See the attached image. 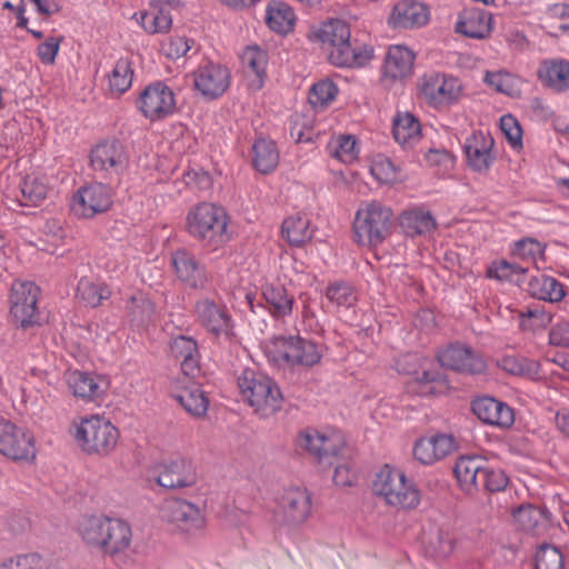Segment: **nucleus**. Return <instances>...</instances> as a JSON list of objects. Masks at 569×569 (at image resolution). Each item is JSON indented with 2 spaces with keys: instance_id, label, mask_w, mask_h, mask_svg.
I'll return each instance as SVG.
<instances>
[{
  "instance_id": "bb28decb",
  "label": "nucleus",
  "mask_w": 569,
  "mask_h": 569,
  "mask_svg": "<svg viewBox=\"0 0 569 569\" xmlns=\"http://www.w3.org/2000/svg\"><path fill=\"white\" fill-rule=\"evenodd\" d=\"M240 59L248 79V88L254 92L261 90L268 78V51L257 44L248 46L242 51Z\"/></svg>"
},
{
  "instance_id": "a18cd8bd",
  "label": "nucleus",
  "mask_w": 569,
  "mask_h": 569,
  "mask_svg": "<svg viewBox=\"0 0 569 569\" xmlns=\"http://www.w3.org/2000/svg\"><path fill=\"white\" fill-rule=\"evenodd\" d=\"M67 383L76 398L86 401L94 400L102 393L97 376L91 372L71 371L67 376Z\"/></svg>"
},
{
  "instance_id": "473e14b6",
  "label": "nucleus",
  "mask_w": 569,
  "mask_h": 569,
  "mask_svg": "<svg viewBox=\"0 0 569 569\" xmlns=\"http://www.w3.org/2000/svg\"><path fill=\"white\" fill-rule=\"evenodd\" d=\"M172 356L180 360L181 370L187 377H193L200 370V352L194 338L179 335L170 341Z\"/></svg>"
},
{
  "instance_id": "3c124183",
  "label": "nucleus",
  "mask_w": 569,
  "mask_h": 569,
  "mask_svg": "<svg viewBox=\"0 0 569 569\" xmlns=\"http://www.w3.org/2000/svg\"><path fill=\"white\" fill-rule=\"evenodd\" d=\"M546 244L532 237H523L509 244V253L515 260L536 264L545 254Z\"/></svg>"
},
{
  "instance_id": "b1692460",
  "label": "nucleus",
  "mask_w": 569,
  "mask_h": 569,
  "mask_svg": "<svg viewBox=\"0 0 569 569\" xmlns=\"http://www.w3.org/2000/svg\"><path fill=\"white\" fill-rule=\"evenodd\" d=\"M399 228L407 238H428L437 229L433 213L425 206H412L398 218Z\"/></svg>"
},
{
  "instance_id": "79ce46f5",
  "label": "nucleus",
  "mask_w": 569,
  "mask_h": 569,
  "mask_svg": "<svg viewBox=\"0 0 569 569\" xmlns=\"http://www.w3.org/2000/svg\"><path fill=\"white\" fill-rule=\"evenodd\" d=\"M281 236L292 247H301L313 237V229L307 214H292L281 224Z\"/></svg>"
},
{
  "instance_id": "f03ea898",
  "label": "nucleus",
  "mask_w": 569,
  "mask_h": 569,
  "mask_svg": "<svg viewBox=\"0 0 569 569\" xmlns=\"http://www.w3.org/2000/svg\"><path fill=\"white\" fill-rule=\"evenodd\" d=\"M229 223L227 210L208 201L192 206L186 217L187 232L211 250L223 247L231 239Z\"/></svg>"
},
{
  "instance_id": "603ef678",
  "label": "nucleus",
  "mask_w": 569,
  "mask_h": 569,
  "mask_svg": "<svg viewBox=\"0 0 569 569\" xmlns=\"http://www.w3.org/2000/svg\"><path fill=\"white\" fill-rule=\"evenodd\" d=\"M320 136L315 116L311 113H295L290 119V137L297 143H313Z\"/></svg>"
},
{
  "instance_id": "9b49d317",
  "label": "nucleus",
  "mask_w": 569,
  "mask_h": 569,
  "mask_svg": "<svg viewBox=\"0 0 569 569\" xmlns=\"http://www.w3.org/2000/svg\"><path fill=\"white\" fill-rule=\"evenodd\" d=\"M90 167L101 179L119 181L128 168V154L118 139H107L90 150Z\"/></svg>"
},
{
  "instance_id": "2f4dec72",
  "label": "nucleus",
  "mask_w": 569,
  "mask_h": 569,
  "mask_svg": "<svg viewBox=\"0 0 569 569\" xmlns=\"http://www.w3.org/2000/svg\"><path fill=\"white\" fill-rule=\"evenodd\" d=\"M537 77L543 87L566 92L569 90V61L562 58L545 59L539 64Z\"/></svg>"
},
{
  "instance_id": "72a5a7b5",
  "label": "nucleus",
  "mask_w": 569,
  "mask_h": 569,
  "mask_svg": "<svg viewBox=\"0 0 569 569\" xmlns=\"http://www.w3.org/2000/svg\"><path fill=\"white\" fill-rule=\"evenodd\" d=\"M262 299L270 315L282 319L291 315L295 297L280 283H266L261 289Z\"/></svg>"
},
{
  "instance_id": "774afa93",
  "label": "nucleus",
  "mask_w": 569,
  "mask_h": 569,
  "mask_svg": "<svg viewBox=\"0 0 569 569\" xmlns=\"http://www.w3.org/2000/svg\"><path fill=\"white\" fill-rule=\"evenodd\" d=\"M549 343L555 347L569 348V320L560 318L551 325Z\"/></svg>"
},
{
  "instance_id": "5fc2aeb1",
  "label": "nucleus",
  "mask_w": 569,
  "mask_h": 569,
  "mask_svg": "<svg viewBox=\"0 0 569 569\" xmlns=\"http://www.w3.org/2000/svg\"><path fill=\"white\" fill-rule=\"evenodd\" d=\"M551 322V313L541 306L527 307L526 310L519 312V326L525 331L543 329Z\"/></svg>"
},
{
  "instance_id": "a211bd4d",
  "label": "nucleus",
  "mask_w": 569,
  "mask_h": 569,
  "mask_svg": "<svg viewBox=\"0 0 569 569\" xmlns=\"http://www.w3.org/2000/svg\"><path fill=\"white\" fill-rule=\"evenodd\" d=\"M495 140L482 130L473 131L463 142L462 149L470 170L487 173L496 161Z\"/></svg>"
},
{
  "instance_id": "58836bf2",
  "label": "nucleus",
  "mask_w": 569,
  "mask_h": 569,
  "mask_svg": "<svg viewBox=\"0 0 569 569\" xmlns=\"http://www.w3.org/2000/svg\"><path fill=\"white\" fill-rule=\"evenodd\" d=\"M172 397L193 417H203L208 411L209 400L194 382L188 381L179 390L173 391Z\"/></svg>"
},
{
  "instance_id": "4c0bfd02",
  "label": "nucleus",
  "mask_w": 569,
  "mask_h": 569,
  "mask_svg": "<svg viewBox=\"0 0 569 569\" xmlns=\"http://www.w3.org/2000/svg\"><path fill=\"white\" fill-rule=\"evenodd\" d=\"M395 140L403 148H413L421 139V124L410 112H398L392 121Z\"/></svg>"
},
{
  "instance_id": "1a4fd4ad",
  "label": "nucleus",
  "mask_w": 569,
  "mask_h": 569,
  "mask_svg": "<svg viewBox=\"0 0 569 569\" xmlns=\"http://www.w3.org/2000/svg\"><path fill=\"white\" fill-rule=\"evenodd\" d=\"M134 106L146 120L154 123L177 112V97L167 82L156 80L140 91Z\"/></svg>"
},
{
  "instance_id": "7c9ffc66",
  "label": "nucleus",
  "mask_w": 569,
  "mask_h": 569,
  "mask_svg": "<svg viewBox=\"0 0 569 569\" xmlns=\"http://www.w3.org/2000/svg\"><path fill=\"white\" fill-rule=\"evenodd\" d=\"M486 466V459L479 456L459 457L453 467V473L459 487L468 495L480 489V478Z\"/></svg>"
},
{
  "instance_id": "423d86ee",
  "label": "nucleus",
  "mask_w": 569,
  "mask_h": 569,
  "mask_svg": "<svg viewBox=\"0 0 569 569\" xmlns=\"http://www.w3.org/2000/svg\"><path fill=\"white\" fill-rule=\"evenodd\" d=\"M237 382L243 400L258 416L268 418L281 409L282 393L269 376L253 369H244Z\"/></svg>"
},
{
  "instance_id": "680f3d73",
  "label": "nucleus",
  "mask_w": 569,
  "mask_h": 569,
  "mask_svg": "<svg viewBox=\"0 0 569 569\" xmlns=\"http://www.w3.org/2000/svg\"><path fill=\"white\" fill-rule=\"evenodd\" d=\"M535 569H563L561 551L555 546L541 545L536 551Z\"/></svg>"
},
{
  "instance_id": "338daca9",
  "label": "nucleus",
  "mask_w": 569,
  "mask_h": 569,
  "mask_svg": "<svg viewBox=\"0 0 569 569\" xmlns=\"http://www.w3.org/2000/svg\"><path fill=\"white\" fill-rule=\"evenodd\" d=\"M183 180L187 186L200 191H209L213 186L211 174L202 168H193L186 171Z\"/></svg>"
},
{
  "instance_id": "412c9836",
  "label": "nucleus",
  "mask_w": 569,
  "mask_h": 569,
  "mask_svg": "<svg viewBox=\"0 0 569 569\" xmlns=\"http://www.w3.org/2000/svg\"><path fill=\"white\" fill-rule=\"evenodd\" d=\"M171 10V0H148L143 9L132 14V19L148 34H164L172 27Z\"/></svg>"
},
{
  "instance_id": "ea45409f",
  "label": "nucleus",
  "mask_w": 569,
  "mask_h": 569,
  "mask_svg": "<svg viewBox=\"0 0 569 569\" xmlns=\"http://www.w3.org/2000/svg\"><path fill=\"white\" fill-rule=\"evenodd\" d=\"M528 292L531 297L547 302H559L566 296L565 286L555 277L547 274L531 277L528 281Z\"/></svg>"
},
{
  "instance_id": "4468645a",
  "label": "nucleus",
  "mask_w": 569,
  "mask_h": 569,
  "mask_svg": "<svg viewBox=\"0 0 569 569\" xmlns=\"http://www.w3.org/2000/svg\"><path fill=\"white\" fill-rule=\"evenodd\" d=\"M113 192L109 184L91 182L80 187L72 196L70 208L79 218H92L112 206Z\"/></svg>"
},
{
  "instance_id": "c03bdc74",
  "label": "nucleus",
  "mask_w": 569,
  "mask_h": 569,
  "mask_svg": "<svg viewBox=\"0 0 569 569\" xmlns=\"http://www.w3.org/2000/svg\"><path fill=\"white\" fill-rule=\"evenodd\" d=\"M266 22L272 31L287 34L293 30L296 14L288 3L273 0L267 6Z\"/></svg>"
},
{
  "instance_id": "c85d7f7f",
  "label": "nucleus",
  "mask_w": 569,
  "mask_h": 569,
  "mask_svg": "<svg viewBox=\"0 0 569 569\" xmlns=\"http://www.w3.org/2000/svg\"><path fill=\"white\" fill-rule=\"evenodd\" d=\"M492 29V14L480 8H466L456 22V31L472 39L487 38Z\"/></svg>"
},
{
  "instance_id": "864d4df0",
  "label": "nucleus",
  "mask_w": 569,
  "mask_h": 569,
  "mask_svg": "<svg viewBox=\"0 0 569 569\" xmlns=\"http://www.w3.org/2000/svg\"><path fill=\"white\" fill-rule=\"evenodd\" d=\"M126 310L131 318V321L142 325L149 322L156 311L154 303L143 292H136L131 295L126 301Z\"/></svg>"
},
{
  "instance_id": "6e6d98bb",
  "label": "nucleus",
  "mask_w": 569,
  "mask_h": 569,
  "mask_svg": "<svg viewBox=\"0 0 569 569\" xmlns=\"http://www.w3.org/2000/svg\"><path fill=\"white\" fill-rule=\"evenodd\" d=\"M313 441H318L320 443L321 450L318 461L330 466L333 465V459L345 447V438L340 432H332L330 435L321 432V436L313 437Z\"/></svg>"
},
{
  "instance_id": "5701e85b",
  "label": "nucleus",
  "mask_w": 569,
  "mask_h": 569,
  "mask_svg": "<svg viewBox=\"0 0 569 569\" xmlns=\"http://www.w3.org/2000/svg\"><path fill=\"white\" fill-rule=\"evenodd\" d=\"M164 517L183 532L192 533L204 527L200 508L183 499L168 500L163 507Z\"/></svg>"
},
{
  "instance_id": "a878e982",
  "label": "nucleus",
  "mask_w": 569,
  "mask_h": 569,
  "mask_svg": "<svg viewBox=\"0 0 569 569\" xmlns=\"http://www.w3.org/2000/svg\"><path fill=\"white\" fill-rule=\"evenodd\" d=\"M456 448L457 441L453 436L437 433L418 439L413 446V457L422 465H432L450 455Z\"/></svg>"
},
{
  "instance_id": "6e6552de",
  "label": "nucleus",
  "mask_w": 569,
  "mask_h": 569,
  "mask_svg": "<svg viewBox=\"0 0 569 569\" xmlns=\"http://www.w3.org/2000/svg\"><path fill=\"white\" fill-rule=\"evenodd\" d=\"M40 287L30 280H14L9 292V316L12 322L28 330L42 325V315L38 308Z\"/></svg>"
},
{
  "instance_id": "7ed1b4c3",
  "label": "nucleus",
  "mask_w": 569,
  "mask_h": 569,
  "mask_svg": "<svg viewBox=\"0 0 569 569\" xmlns=\"http://www.w3.org/2000/svg\"><path fill=\"white\" fill-rule=\"evenodd\" d=\"M264 353L277 367L311 368L321 361L323 346L300 335H280L266 342Z\"/></svg>"
},
{
  "instance_id": "dca6fc26",
  "label": "nucleus",
  "mask_w": 569,
  "mask_h": 569,
  "mask_svg": "<svg viewBox=\"0 0 569 569\" xmlns=\"http://www.w3.org/2000/svg\"><path fill=\"white\" fill-rule=\"evenodd\" d=\"M312 511L311 495L306 488H286L277 498V515L287 526L305 523Z\"/></svg>"
},
{
  "instance_id": "aec40b11",
  "label": "nucleus",
  "mask_w": 569,
  "mask_h": 569,
  "mask_svg": "<svg viewBox=\"0 0 569 569\" xmlns=\"http://www.w3.org/2000/svg\"><path fill=\"white\" fill-rule=\"evenodd\" d=\"M157 483L166 489H182L197 482L196 467L183 457L170 458L157 468Z\"/></svg>"
},
{
  "instance_id": "6ab92c4d",
  "label": "nucleus",
  "mask_w": 569,
  "mask_h": 569,
  "mask_svg": "<svg viewBox=\"0 0 569 569\" xmlns=\"http://www.w3.org/2000/svg\"><path fill=\"white\" fill-rule=\"evenodd\" d=\"M171 266L177 279L191 289L204 290L210 282L207 267L187 249L171 253Z\"/></svg>"
},
{
  "instance_id": "69168bd1",
  "label": "nucleus",
  "mask_w": 569,
  "mask_h": 569,
  "mask_svg": "<svg viewBox=\"0 0 569 569\" xmlns=\"http://www.w3.org/2000/svg\"><path fill=\"white\" fill-rule=\"evenodd\" d=\"M42 557L37 553H24L8 558L0 563V569H41Z\"/></svg>"
},
{
  "instance_id": "a19ab883",
  "label": "nucleus",
  "mask_w": 569,
  "mask_h": 569,
  "mask_svg": "<svg viewBox=\"0 0 569 569\" xmlns=\"http://www.w3.org/2000/svg\"><path fill=\"white\" fill-rule=\"evenodd\" d=\"M327 153L345 164H351L358 160L360 143L353 134H333L326 146Z\"/></svg>"
},
{
  "instance_id": "f8f14e48",
  "label": "nucleus",
  "mask_w": 569,
  "mask_h": 569,
  "mask_svg": "<svg viewBox=\"0 0 569 569\" xmlns=\"http://www.w3.org/2000/svg\"><path fill=\"white\" fill-rule=\"evenodd\" d=\"M190 77L193 90L206 100L219 99L231 83L229 69L212 60L201 61Z\"/></svg>"
},
{
  "instance_id": "f704fd0d",
  "label": "nucleus",
  "mask_w": 569,
  "mask_h": 569,
  "mask_svg": "<svg viewBox=\"0 0 569 569\" xmlns=\"http://www.w3.org/2000/svg\"><path fill=\"white\" fill-rule=\"evenodd\" d=\"M250 156L253 169L261 174L273 172L280 161V151L276 141L267 138L254 140Z\"/></svg>"
},
{
  "instance_id": "0eeeda50",
  "label": "nucleus",
  "mask_w": 569,
  "mask_h": 569,
  "mask_svg": "<svg viewBox=\"0 0 569 569\" xmlns=\"http://www.w3.org/2000/svg\"><path fill=\"white\" fill-rule=\"evenodd\" d=\"M372 489L377 496L396 508L415 509L420 503V491L412 479L396 467L385 465L376 475Z\"/></svg>"
},
{
  "instance_id": "8fccbe9b",
  "label": "nucleus",
  "mask_w": 569,
  "mask_h": 569,
  "mask_svg": "<svg viewBox=\"0 0 569 569\" xmlns=\"http://www.w3.org/2000/svg\"><path fill=\"white\" fill-rule=\"evenodd\" d=\"M134 67L128 57L117 60L112 70L108 74L109 90L117 94L126 93L133 83Z\"/></svg>"
},
{
  "instance_id": "9d476101",
  "label": "nucleus",
  "mask_w": 569,
  "mask_h": 569,
  "mask_svg": "<svg viewBox=\"0 0 569 569\" xmlns=\"http://www.w3.org/2000/svg\"><path fill=\"white\" fill-rule=\"evenodd\" d=\"M193 316L206 333L216 339L229 341L234 336L233 318L222 301L200 297L194 301Z\"/></svg>"
},
{
  "instance_id": "c9c22d12",
  "label": "nucleus",
  "mask_w": 569,
  "mask_h": 569,
  "mask_svg": "<svg viewBox=\"0 0 569 569\" xmlns=\"http://www.w3.org/2000/svg\"><path fill=\"white\" fill-rule=\"evenodd\" d=\"M518 528L533 536H541L550 526V513L535 506H521L513 513Z\"/></svg>"
},
{
  "instance_id": "052dcab7",
  "label": "nucleus",
  "mask_w": 569,
  "mask_h": 569,
  "mask_svg": "<svg viewBox=\"0 0 569 569\" xmlns=\"http://www.w3.org/2000/svg\"><path fill=\"white\" fill-rule=\"evenodd\" d=\"M508 483L509 478L506 472L500 468L492 467L486 460V466L480 478V487L486 491L493 493L503 491Z\"/></svg>"
},
{
  "instance_id": "20e7f679",
  "label": "nucleus",
  "mask_w": 569,
  "mask_h": 569,
  "mask_svg": "<svg viewBox=\"0 0 569 569\" xmlns=\"http://www.w3.org/2000/svg\"><path fill=\"white\" fill-rule=\"evenodd\" d=\"M392 216V210L379 201H362L352 223L353 241L360 247L378 248L390 234Z\"/></svg>"
},
{
  "instance_id": "0e129e2a",
  "label": "nucleus",
  "mask_w": 569,
  "mask_h": 569,
  "mask_svg": "<svg viewBox=\"0 0 569 569\" xmlns=\"http://www.w3.org/2000/svg\"><path fill=\"white\" fill-rule=\"evenodd\" d=\"M500 129L512 149L519 150L522 148V129L519 121L512 114L501 117Z\"/></svg>"
},
{
  "instance_id": "13d9d810",
  "label": "nucleus",
  "mask_w": 569,
  "mask_h": 569,
  "mask_svg": "<svg viewBox=\"0 0 569 569\" xmlns=\"http://www.w3.org/2000/svg\"><path fill=\"white\" fill-rule=\"evenodd\" d=\"M528 267L506 259L495 260L488 267L486 277L498 281H511L515 276L523 274Z\"/></svg>"
},
{
  "instance_id": "c756f323",
  "label": "nucleus",
  "mask_w": 569,
  "mask_h": 569,
  "mask_svg": "<svg viewBox=\"0 0 569 569\" xmlns=\"http://www.w3.org/2000/svg\"><path fill=\"white\" fill-rule=\"evenodd\" d=\"M415 53L407 47L391 46L386 54L382 74L383 79L402 81L412 73Z\"/></svg>"
},
{
  "instance_id": "de8ad7c7",
  "label": "nucleus",
  "mask_w": 569,
  "mask_h": 569,
  "mask_svg": "<svg viewBox=\"0 0 569 569\" xmlns=\"http://www.w3.org/2000/svg\"><path fill=\"white\" fill-rule=\"evenodd\" d=\"M19 192L16 201L20 207H38L46 199L48 187L42 178L28 174L21 179Z\"/></svg>"
},
{
  "instance_id": "bf43d9fd",
  "label": "nucleus",
  "mask_w": 569,
  "mask_h": 569,
  "mask_svg": "<svg viewBox=\"0 0 569 569\" xmlns=\"http://www.w3.org/2000/svg\"><path fill=\"white\" fill-rule=\"evenodd\" d=\"M485 82L497 92L513 97L518 92V81L507 71H487Z\"/></svg>"
},
{
  "instance_id": "49530a36",
  "label": "nucleus",
  "mask_w": 569,
  "mask_h": 569,
  "mask_svg": "<svg viewBox=\"0 0 569 569\" xmlns=\"http://www.w3.org/2000/svg\"><path fill=\"white\" fill-rule=\"evenodd\" d=\"M325 297L337 311L348 310L356 306L358 291L349 281L335 280L326 287Z\"/></svg>"
},
{
  "instance_id": "e433bc0d",
  "label": "nucleus",
  "mask_w": 569,
  "mask_h": 569,
  "mask_svg": "<svg viewBox=\"0 0 569 569\" xmlns=\"http://www.w3.org/2000/svg\"><path fill=\"white\" fill-rule=\"evenodd\" d=\"M497 366L509 375L525 377L533 381L546 377L538 360L520 355H505L497 360Z\"/></svg>"
},
{
  "instance_id": "09e8293b",
  "label": "nucleus",
  "mask_w": 569,
  "mask_h": 569,
  "mask_svg": "<svg viewBox=\"0 0 569 569\" xmlns=\"http://www.w3.org/2000/svg\"><path fill=\"white\" fill-rule=\"evenodd\" d=\"M111 291L100 279L93 277H81L77 284V297L86 306L96 308L103 300L109 299Z\"/></svg>"
},
{
  "instance_id": "4d7b16f0",
  "label": "nucleus",
  "mask_w": 569,
  "mask_h": 569,
  "mask_svg": "<svg viewBox=\"0 0 569 569\" xmlns=\"http://www.w3.org/2000/svg\"><path fill=\"white\" fill-rule=\"evenodd\" d=\"M338 94V87L329 79L316 82L308 94V101L313 109L326 108Z\"/></svg>"
},
{
  "instance_id": "2eb2a0df",
  "label": "nucleus",
  "mask_w": 569,
  "mask_h": 569,
  "mask_svg": "<svg viewBox=\"0 0 569 569\" xmlns=\"http://www.w3.org/2000/svg\"><path fill=\"white\" fill-rule=\"evenodd\" d=\"M437 359L441 367L470 376L482 375L488 368L481 353L461 343H450L437 353Z\"/></svg>"
},
{
  "instance_id": "e2e57ef3",
  "label": "nucleus",
  "mask_w": 569,
  "mask_h": 569,
  "mask_svg": "<svg viewBox=\"0 0 569 569\" xmlns=\"http://www.w3.org/2000/svg\"><path fill=\"white\" fill-rule=\"evenodd\" d=\"M370 172L379 183H391L397 178L395 164L383 156H378L372 160Z\"/></svg>"
},
{
  "instance_id": "393cba45",
  "label": "nucleus",
  "mask_w": 569,
  "mask_h": 569,
  "mask_svg": "<svg viewBox=\"0 0 569 569\" xmlns=\"http://www.w3.org/2000/svg\"><path fill=\"white\" fill-rule=\"evenodd\" d=\"M472 412L482 422L506 429L515 422V413L510 406L492 397H480L471 402Z\"/></svg>"
},
{
  "instance_id": "37998d69",
  "label": "nucleus",
  "mask_w": 569,
  "mask_h": 569,
  "mask_svg": "<svg viewBox=\"0 0 569 569\" xmlns=\"http://www.w3.org/2000/svg\"><path fill=\"white\" fill-rule=\"evenodd\" d=\"M110 522L111 517L107 516L83 517L78 525V531L87 545L101 550Z\"/></svg>"
},
{
  "instance_id": "f257e3e1",
  "label": "nucleus",
  "mask_w": 569,
  "mask_h": 569,
  "mask_svg": "<svg viewBox=\"0 0 569 569\" xmlns=\"http://www.w3.org/2000/svg\"><path fill=\"white\" fill-rule=\"evenodd\" d=\"M318 41L329 51V61L339 68L366 66L373 57V48L351 42L350 27L340 19L323 22L315 32Z\"/></svg>"
},
{
  "instance_id": "cd10ccee",
  "label": "nucleus",
  "mask_w": 569,
  "mask_h": 569,
  "mask_svg": "<svg viewBox=\"0 0 569 569\" xmlns=\"http://www.w3.org/2000/svg\"><path fill=\"white\" fill-rule=\"evenodd\" d=\"M429 20L428 8L413 0L397 2L389 17V23L396 29H412L425 26Z\"/></svg>"
},
{
  "instance_id": "4be33fe9",
  "label": "nucleus",
  "mask_w": 569,
  "mask_h": 569,
  "mask_svg": "<svg viewBox=\"0 0 569 569\" xmlns=\"http://www.w3.org/2000/svg\"><path fill=\"white\" fill-rule=\"evenodd\" d=\"M106 542L101 551L110 556L120 567H127L130 561L126 556L132 541V531L130 525L119 518H111L110 526L106 532Z\"/></svg>"
},
{
  "instance_id": "39448f33",
  "label": "nucleus",
  "mask_w": 569,
  "mask_h": 569,
  "mask_svg": "<svg viewBox=\"0 0 569 569\" xmlns=\"http://www.w3.org/2000/svg\"><path fill=\"white\" fill-rule=\"evenodd\" d=\"M70 433L87 455L108 456L117 447L118 428L106 417L90 415L74 420Z\"/></svg>"
},
{
  "instance_id": "f3484780",
  "label": "nucleus",
  "mask_w": 569,
  "mask_h": 569,
  "mask_svg": "<svg viewBox=\"0 0 569 569\" xmlns=\"http://www.w3.org/2000/svg\"><path fill=\"white\" fill-rule=\"evenodd\" d=\"M461 92L459 80L440 72L423 76L421 93L436 108L447 107L456 102Z\"/></svg>"
},
{
  "instance_id": "ddd939ff",
  "label": "nucleus",
  "mask_w": 569,
  "mask_h": 569,
  "mask_svg": "<svg viewBox=\"0 0 569 569\" xmlns=\"http://www.w3.org/2000/svg\"><path fill=\"white\" fill-rule=\"evenodd\" d=\"M0 453L13 461H33L37 456L33 435L9 420H0Z\"/></svg>"
}]
</instances>
